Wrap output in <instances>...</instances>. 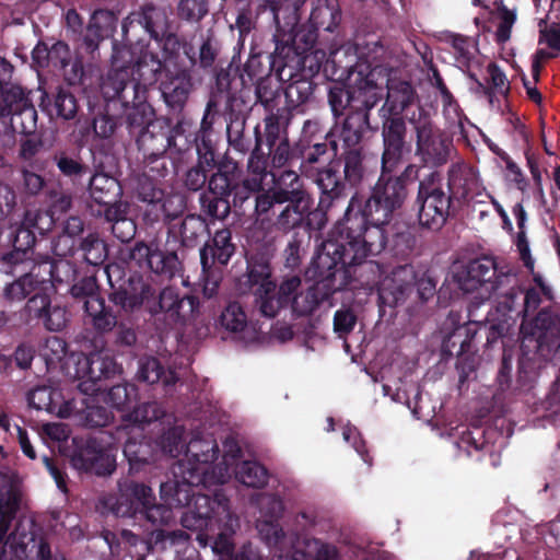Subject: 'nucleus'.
Returning <instances> with one entry per match:
<instances>
[{"instance_id":"25","label":"nucleus","mask_w":560,"mask_h":560,"mask_svg":"<svg viewBox=\"0 0 560 560\" xmlns=\"http://www.w3.org/2000/svg\"><path fill=\"white\" fill-rule=\"evenodd\" d=\"M381 118L382 155L381 163L400 164L406 151H409L407 142V124L405 117L386 116L378 114Z\"/></svg>"},{"instance_id":"26","label":"nucleus","mask_w":560,"mask_h":560,"mask_svg":"<svg viewBox=\"0 0 560 560\" xmlns=\"http://www.w3.org/2000/svg\"><path fill=\"white\" fill-rule=\"evenodd\" d=\"M183 494L187 511L194 509L195 497L192 492H160L161 502H156L154 492L143 495V509H141L140 517L145 518L152 525H167L174 518L173 506L183 505L180 495Z\"/></svg>"},{"instance_id":"60","label":"nucleus","mask_w":560,"mask_h":560,"mask_svg":"<svg viewBox=\"0 0 560 560\" xmlns=\"http://www.w3.org/2000/svg\"><path fill=\"white\" fill-rule=\"evenodd\" d=\"M276 250V244L272 240H262L250 244L246 252V264L248 267L272 273L271 260L275 257Z\"/></svg>"},{"instance_id":"43","label":"nucleus","mask_w":560,"mask_h":560,"mask_svg":"<svg viewBox=\"0 0 560 560\" xmlns=\"http://www.w3.org/2000/svg\"><path fill=\"white\" fill-rule=\"evenodd\" d=\"M83 310L86 323L98 335L110 332L117 326V314L106 304L103 296L84 301Z\"/></svg>"},{"instance_id":"46","label":"nucleus","mask_w":560,"mask_h":560,"mask_svg":"<svg viewBox=\"0 0 560 560\" xmlns=\"http://www.w3.org/2000/svg\"><path fill=\"white\" fill-rule=\"evenodd\" d=\"M128 20L138 22L153 39H159L168 31V16L163 8L152 3L144 4L140 11L132 12Z\"/></svg>"},{"instance_id":"18","label":"nucleus","mask_w":560,"mask_h":560,"mask_svg":"<svg viewBox=\"0 0 560 560\" xmlns=\"http://www.w3.org/2000/svg\"><path fill=\"white\" fill-rule=\"evenodd\" d=\"M129 260L140 270L151 271L167 279L174 278L182 268L177 254L160 250L155 242H136L129 252Z\"/></svg>"},{"instance_id":"56","label":"nucleus","mask_w":560,"mask_h":560,"mask_svg":"<svg viewBox=\"0 0 560 560\" xmlns=\"http://www.w3.org/2000/svg\"><path fill=\"white\" fill-rule=\"evenodd\" d=\"M262 190L259 178L245 177L244 174L238 179L232 192L231 207L238 209L245 214L254 205L257 192Z\"/></svg>"},{"instance_id":"54","label":"nucleus","mask_w":560,"mask_h":560,"mask_svg":"<svg viewBox=\"0 0 560 560\" xmlns=\"http://www.w3.org/2000/svg\"><path fill=\"white\" fill-rule=\"evenodd\" d=\"M119 67L132 69V75L145 83L147 88L158 81V74H163L162 61L156 54L150 51L142 52L135 63L130 59L127 62H119Z\"/></svg>"},{"instance_id":"41","label":"nucleus","mask_w":560,"mask_h":560,"mask_svg":"<svg viewBox=\"0 0 560 560\" xmlns=\"http://www.w3.org/2000/svg\"><path fill=\"white\" fill-rule=\"evenodd\" d=\"M335 550L316 538L296 537L291 550L280 553L278 560H334Z\"/></svg>"},{"instance_id":"55","label":"nucleus","mask_w":560,"mask_h":560,"mask_svg":"<svg viewBox=\"0 0 560 560\" xmlns=\"http://www.w3.org/2000/svg\"><path fill=\"white\" fill-rule=\"evenodd\" d=\"M84 230V222L78 215H70L60 224V232L52 241V250L57 256L71 254L74 245V237Z\"/></svg>"},{"instance_id":"45","label":"nucleus","mask_w":560,"mask_h":560,"mask_svg":"<svg viewBox=\"0 0 560 560\" xmlns=\"http://www.w3.org/2000/svg\"><path fill=\"white\" fill-rule=\"evenodd\" d=\"M137 380L150 385L162 383L164 387L173 386L178 382L176 371L165 369L161 361L152 355H144L138 361Z\"/></svg>"},{"instance_id":"17","label":"nucleus","mask_w":560,"mask_h":560,"mask_svg":"<svg viewBox=\"0 0 560 560\" xmlns=\"http://www.w3.org/2000/svg\"><path fill=\"white\" fill-rule=\"evenodd\" d=\"M159 89L168 113L180 116L195 89L191 70L185 67H165Z\"/></svg>"},{"instance_id":"63","label":"nucleus","mask_w":560,"mask_h":560,"mask_svg":"<svg viewBox=\"0 0 560 560\" xmlns=\"http://www.w3.org/2000/svg\"><path fill=\"white\" fill-rule=\"evenodd\" d=\"M138 399V388L133 384H117L109 388L107 393V402L119 411L127 413L133 407Z\"/></svg>"},{"instance_id":"51","label":"nucleus","mask_w":560,"mask_h":560,"mask_svg":"<svg viewBox=\"0 0 560 560\" xmlns=\"http://www.w3.org/2000/svg\"><path fill=\"white\" fill-rule=\"evenodd\" d=\"M338 0H318L313 8L308 23L318 32L334 33L341 22Z\"/></svg>"},{"instance_id":"15","label":"nucleus","mask_w":560,"mask_h":560,"mask_svg":"<svg viewBox=\"0 0 560 560\" xmlns=\"http://www.w3.org/2000/svg\"><path fill=\"white\" fill-rule=\"evenodd\" d=\"M31 91L11 88L0 102V119H10L14 132L31 136L37 129V110L31 98Z\"/></svg>"},{"instance_id":"48","label":"nucleus","mask_w":560,"mask_h":560,"mask_svg":"<svg viewBox=\"0 0 560 560\" xmlns=\"http://www.w3.org/2000/svg\"><path fill=\"white\" fill-rule=\"evenodd\" d=\"M318 84L312 79L289 71L284 96L290 108H298L314 100Z\"/></svg>"},{"instance_id":"61","label":"nucleus","mask_w":560,"mask_h":560,"mask_svg":"<svg viewBox=\"0 0 560 560\" xmlns=\"http://www.w3.org/2000/svg\"><path fill=\"white\" fill-rule=\"evenodd\" d=\"M250 502L259 508L261 520L279 521L284 510L278 492H253Z\"/></svg>"},{"instance_id":"36","label":"nucleus","mask_w":560,"mask_h":560,"mask_svg":"<svg viewBox=\"0 0 560 560\" xmlns=\"http://www.w3.org/2000/svg\"><path fill=\"white\" fill-rule=\"evenodd\" d=\"M168 233H178L183 247L195 248L210 237V228L202 214L189 213L178 224L167 223Z\"/></svg>"},{"instance_id":"6","label":"nucleus","mask_w":560,"mask_h":560,"mask_svg":"<svg viewBox=\"0 0 560 560\" xmlns=\"http://www.w3.org/2000/svg\"><path fill=\"white\" fill-rule=\"evenodd\" d=\"M412 210L419 226L430 232L441 231L456 215L459 209L446 191L440 171L434 170L418 180Z\"/></svg>"},{"instance_id":"42","label":"nucleus","mask_w":560,"mask_h":560,"mask_svg":"<svg viewBox=\"0 0 560 560\" xmlns=\"http://www.w3.org/2000/svg\"><path fill=\"white\" fill-rule=\"evenodd\" d=\"M152 492H108L102 500L103 505L117 517H140L143 509V495Z\"/></svg>"},{"instance_id":"11","label":"nucleus","mask_w":560,"mask_h":560,"mask_svg":"<svg viewBox=\"0 0 560 560\" xmlns=\"http://www.w3.org/2000/svg\"><path fill=\"white\" fill-rule=\"evenodd\" d=\"M124 54L129 51L117 49L114 45L112 69L101 85L104 98L108 102H119L124 108L149 103L145 83L132 75V69L119 67V56Z\"/></svg>"},{"instance_id":"30","label":"nucleus","mask_w":560,"mask_h":560,"mask_svg":"<svg viewBox=\"0 0 560 560\" xmlns=\"http://www.w3.org/2000/svg\"><path fill=\"white\" fill-rule=\"evenodd\" d=\"M39 107L50 119L70 120L79 110L77 97L63 86H58L51 92L43 91Z\"/></svg>"},{"instance_id":"7","label":"nucleus","mask_w":560,"mask_h":560,"mask_svg":"<svg viewBox=\"0 0 560 560\" xmlns=\"http://www.w3.org/2000/svg\"><path fill=\"white\" fill-rule=\"evenodd\" d=\"M523 336L521 351L527 355L526 349L533 347L535 355L544 362H551L560 351V306L542 307L530 319L521 323Z\"/></svg>"},{"instance_id":"8","label":"nucleus","mask_w":560,"mask_h":560,"mask_svg":"<svg viewBox=\"0 0 560 560\" xmlns=\"http://www.w3.org/2000/svg\"><path fill=\"white\" fill-rule=\"evenodd\" d=\"M0 503H11L13 510L9 516V524L3 542L0 545V560H23L28 558V553L42 541L36 540L35 523L31 518L19 516L23 503V492H0ZM49 545V542L47 541Z\"/></svg>"},{"instance_id":"40","label":"nucleus","mask_w":560,"mask_h":560,"mask_svg":"<svg viewBox=\"0 0 560 560\" xmlns=\"http://www.w3.org/2000/svg\"><path fill=\"white\" fill-rule=\"evenodd\" d=\"M284 48H281L283 50ZM289 58H283L281 65H284V71L288 69L296 74L306 78H314L319 73L324 62L326 61V51L324 49H315L304 54L294 52L293 48H285Z\"/></svg>"},{"instance_id":"24","label":"nucleus","mask_w":560,"mask_h":560,"mask_svg":"<svg viewBox=\"0 0 560 560\" xmlns=\"http://www.w3.org/2000/svg\"><path fill=\"white\" fill-rule=\"evenodd\" d=\"M480 183L477 170L465 161L452 163L446 173V191L460 209L479 194Z\"/></svg>"},{"instance_id":"3","label":"nucleus","mask_w":560,"mask_h":560,"mask_svg":"<svg viewBox=\"0 0 560 560\" xmlns=\"http://www.w3.org/2000/svg\"><path fill=\"white\" fill-rule=\"evenodd\" d=\"M108 300L125 313L144 311L163 319L165 330L183 325L199 308L197 296H182L172 287L160 289L151 279L138 273L129 276L118 287L110 282Z\"/></svg>"},{"instance_id":"10","label":"nucleus","mask_w":560,"mask_h":560,"mask_svg":"<svg viewBox=\"0 0 560 560\" xmlns=\"http://www.w3.org/2000/svg\"><path fill=\"white\" fill-rule=\"evenodd\" d=\"M229 450L224 455V462L213 467H202L199 465H191L190 463L178 462L172 467L173 485L170 481L161 482L159 490H183V487H199L210 488L212 486H222L231 477L228 457L236 459L241 457L242 450L235 443H226Z\"/></svg>"},{"instance_id":"14","label":"nucleus","mask_w":560,"mask_h":560,"mask_svg":"<svg viewBox=\"0 0 560 560\" xmlns=\"http://www.w3.org/2000/svg\"><path fill=\"white\" fill-rule=\"evenodd\" d=\"M121 372V365L109 352H92L83 355L77 363V376L81 380L78 387L82 393L93 395L106 388L105 381L120 375Z\"/></svg>"},{"instance_id":"64","label":"nucleus","mask_w":560,"mask_h":560,"mask_svg":"<svg viewBox=\"0 0 560 560\" xmlns=\"http://www.w3.org/2000/svg\"><path fill=\"white\" fill-rule=\"evenodd\" d=\"M255 85L256 102L271 114L278 106V100L280 98V82L270 75L259 80Z\"/></svg>"},{"instance_id":"34","label":"nucleus","mask_w":560,"mask_h":560,"mask_svg":"<svg viewBox=\"0 0 560 560\" xmlns=\"http://www.w3.org/2000/svg\"><path fill=\"white\" fill-rule=\"evenodd\" d=\"M273 289H276V281L272 279V273L248 266L237 282V290L241 294L254 296L253 303L259 314L261 313V302Z\"/></svg>"},{"instance_id":"28","label":"nucleus","mask_w":560,"mask_h":560,"mask_svg":"<svg viewBox=\"0 0 560 560\" xmlns=\"http://www.w3.org/2000/svg\"><path fill=\"white\" fill-rule=\"evenodd\" d=\"M233 232L230 228L217 230L200 247V264L203 271H208L215 264L226 266L236 252Z\"/></svg>"},{"instance_id":"38","label":"nucleus","mask_w":560,"mask_h":560,"mask_svg":"<svg viewBox=\"0 0 560 560\" xmlns=\"http://www.w3.org/2000/svg\"><path fill=\"white\" fill-rule=\"evenodd\" d=\"M209 176L208 190L213 195L230 198L235 185L243 175L240 164L231 158L224 156Z\"/></svg>"},{"instance_id":"2","label":"nucleus","mask_w":560,"mask_h":560,"mask_svg":"<svg viewBox=\"0 0 560 560\" xmlns=\"http://www.w3.org/2000/svg\"><path fill=\"white\" fill-rule=\"evenodd\" d=\"M353 253L334 236L324 244L305 271L314 283L293 296V314L311 315L324 303L332 306L331 298L336 292L377 282L383 272L382 266L377 261L354 257Z\"/></svg>"},{"instance_id":"39","label":"nucleus","mask_w":560,"mask_h":560,"mask_svg":"<svg viewBox=\"0 0 560 560\" xmlns=\"http://www.w3.org/2000/svg\"><path fill=\"white\" fill-rule=\"evenodd\" d=\"M221 52V43L212 30H207L199 36L198 51L191 44L185 47V56L191 67H199L202 70L212 69Z\"/></svg>"},{"instance_id":"58","label":"nucleus","mask_w":560,"mask_h":560,"mask_svg":"<svg viewBox=\"0 0 560 560\" xmlns=\"http://www.w3.org/2000/svg\"><path fill=\"white\" fill-rule=\"evenodd\" d=\"M126 109L124 124L128 133L132 138H137L140 132H143L149 125L155 122L153 120L154 109L150 103L130 106Z\"/></svg>"},{"instance_id":"12","label":"nucleus","mask_w":560,"mask_h":560,"mask_svg":"<svg viewBox=\"0 0 560 560\" xmlns=\"http://www.w3.org/2000/svg\"><path fill=\"white\" fill-rule=\"evenodd\" d=\"M513 280L514 275L500 267L497 259L489 255L470 259L457 273V281L462 290L474 292L483 289L489 296L509 287Z\"/></svg>"},{"instance_id":"44","label":"nucleus","mask_w":560,"mask_h":560,"mask_svg":"<svg viewBox=\"0 0 560 560\" xmlns=\"http://www.w3.org/2000/svg\"><path fill=\"white\" fill-rule=\"evenodd\" d=\"M417 93L411 83L400 81L388 86L387 96L378 114L404 117V113L415 103Z\"/></svg>"},{"instance_id":"50","label":"nucleus","mask_w":560,"mask_h":560,"mask_svg":"<svg viewBox=\"0 0 560 560\" xmlns=\"http://www.w3.org/2000/svg\"><path fill=\"white\" fill-rule=\"evenodd\" d=\"M254 147H252L248 152L249 158L247 161V170L252 175L249 178H259L260 184L262 185L268 175L272 177V174L280 175L281 172H276L271 168L268 153L265 152L262 148V138L259 125H256L254 128Z\"/></svg>"},{"instance_id":"21","label":"nucleus","mask_w":560,"mask_h":560,"mask_svg":"<svg viewBox=\"0 0 560 560\" xmlns=\"http://www.w3.org/2000/svg\"><path fill=\"white\" fill-rule=\"evenodd\" d=\"M338 126L326 131L323 136L316 140V135L319 132V124L316 120L307 119L303 125V135L308 138L307 148L301 149L299 147V159H301L300 170L305 175H308V170L319 163L329 152L332 156L338 153V141H337Z\"/></svg>"},{"instance_id":"1","label":"nucleus","mask_w":560,"mask_h":560,"mask_svg":"<svg viewBox=\"0 0 560 560\" xmlns=\"http://www.w3.org/2000/svg\"><path fill=\"white\" fill-rule=\"evenodd\" d=\"M399 164L381 163V172L369 195L354 191L331 236L352 250L354 257L375 261L386 247V226L410 196L409 187L419 178V166L409 163L397 173Z\"/></svg>"},{"instance_id":"59","label":"nucleus","mask_w":560,"mask_h":560,"mask_svg":"<svg viewBox=\"0 0 560 560\" xmlns=\"http://www.w3.org/2000/svg\"><path fill=\"white\" fill-rule=\"evenodd\" d=\"M235 479L254 490H261L267 481V469L255 460H244L234 469Z\"/></svg>"},{"instance_id":"22","label":"nucleus","mask_w":560,"mask_h":560,"mask_svg":"<svg viewBox=\"0 0 560 560\" xmlns=\"http://www.w3.org/2000/svg\"><path fill=\"white\" fill-rule=\"evenodd\" d=\"M136 192L138 200L152 207V210H147L144 213L148 221L155 222L163 217L164 222L170 223L183 212L184 202L182 198H178V209L170 210L171 199H165V191L158 179L142 175L138 180Z\"/></svg>"},{"instance_id":"35","label":"nucleus","mask_w":560,"mask_h":560,"mask_svg":"<svg viewBox=\"0 0 560 560\" xmlns=\"http://www.w3.org/2000/svg\"><path fill=\"white\" fill-rule=\"evenodd\" d=\"M370 109L371 106L357 108L350 110L343 118L339 130V138L342 141L343 150L363 148L361 142L363 141L365 132L371 129Z\"/></svg>"},{"instance_id":"37","label":"nucleus","mask_w":560,"mask_h":560,"mask_svg":"<svg viewBox=\"0 0 560 560\" xmlns=\"http://www.w3.org/2000/svg\"><path fill=\"white\" fill-rule=\"evenodd\" d=\"M302 284L301 277L292 275L285 277L277 290L273 289L266 300L261 302L260 315L266 318H275L280 310L288 307L293 303V296L298 294Z\"/></svg>"},{"instance_id":"53","label":"nucleus","mask_w":560,"mask_h":560,"mask_svg":"<svg viewBox=\"0 0 560 560\" xmlns=\"http://www.w3.org/2000/svg\"><path fill=\"white\" fill-rule=\"evenodd\" d=\"M221 326L234 335L238 340L250 338V328L248 326L247 315L243 306L234 301L230 302L220 315Z\"/></svg>"},{"instance_id":"47","label":"nucleus","mask_w":560,"mask_h":560,"mask_svg":"<svg viewBox=\"0 0 560 560\" xmlns=\"http://www.w3.org/2000/svg\"><path fill=\"white\" fill-rule=\"evenodd\" d=\"M8 240L13 250L4 254L2 260L9 265H16L26 259L27 254L33 249L36 243L35 230L26 225L22 219L21 223L10 231Z\"/></svg>"},{"instance_id":"49","label":"nucleus","mask_w":560,"mask_h":560,"mask_svg":"<svg viewBox=\"0 0 560 560\" xmlns=\"http://www.w3.org/2000/svg\"><path fill=\"white\" fill-rule=\"evenodd\" d=\"M456 444L467 457L477 462L493 453V444L486 439V431L481 427L463 431Z\"/></svg>"},{"instance_id":"29","label":"nucleus","mask_w":560,"mask_h":560,"mask_svg":"<svg viewBox=\"0 0 560 560\" xmlns=\"http://www.w3.org/2000/svg\"><path fill=\"white\" fill-rule=\"evenodd\" d=\"M412 268L398 267L386 277L378 287V301L381 306L395 307L404 303L412 290Z\"/></svg>"},{"instance_id":"31","label":"nucleus","mask_w":560,"mask_h":560,"mask_svg":"<svg viewBox=\"0 0 560 560\" xmlns=\"http://www.w3.org/2000/svg\"><path fill=\"white\" fill-rule=\"evenodd\" d=\"M89 195L97 209H106L124 203L120 182L104 172L94 173L89 179Z\"/></svg>"},{"instance_id":"27","label":"nucleus","mask_w":560,"mask_h":560,"mask_svg":"<svg viewBox=\"0 0 560 560\" xmlns=\"http://www.w3.org/2000/svg\"><path fill=\"white\" fill-rule=\"evenodd\" d=\"M214 79V85L209 100H215V103L219 105L224 100V106H229L233 100L247 102L244 95L247 81L240 66L235 63V57L225 68H220L215 71Z\"/></svg>"},{"instance_id":"13","label":"nucleus","mask_w":560,"mask_h":560,"mask_svg":"<svg viewBox=\"0 0 560 560\" xmlns=\"http://www.w3.org/2000/svg\"><path fill=\"white\" fill-rule=\"evenodd\" d=\"M158 445L142 432L130 434L124 444V455L128 462L127 475L117 481V490H152L145 481Z\"/></svg>"},{"instance_id":"33","label":"nucleus","mask_w":560,"mask_h":560,"mask_svg":"<svg viewBox=\"0 0 560 560\" xmlns=\"http://www.w3.org/2000/svg\"><path fill=\"white\" fill-rule=\"evenodd\" d=\"M92 213L95 217L104 218L105 222L110 224L113 235L121 243H128L136 236L137 225L130 217L128 202L118 203V206L103 210L92 208Z\"/></svg>"},{"instance_id":"9","label":"nucleus","mask_w":560,"mask_h":560,"mask_svg":"<svg viewBox=\"0 0 560 560\" xmlns=\"http://www.w3.org/2000/svg\"><path fill=\"white\" fill-rule=\"evenodd\" d=\"M416 133L415 155L427 167L439 168L451 160L454 150L452 138L434 125L429 115L418 107V116L408 117Z\"/></svg>"},{"instance_id":"4","label":"nucleus","mask_w":560,"mask_h":560,"mask_svg":"<svg viewBox=\"0 0 560 560\" xmlns=\"http://www.w3.org/2000/svg\"><path fill=\"white\" fill-rule=\"evenodd\" d=\"M192 492L194 509L182 516V524L197 532V541L201 547L211 544L214 553L230 557L234 551L233 535L240 527V521L230 508L226 492Z\"/></svg>"},{"instance_id":"16","label":"nucleus","mask_w":560,"mask_h":560,"mask_svg":"<svg viewBox=\"0 0 560 560\" xmlns=\"http://www.w3.org/2000/svg\"><path fill=\"white\" fill-rule=\"evenodd\" d=\"M305 1L306 0H296L292 2L293 12L289 16L290 21L285 23L290 26L289 33L281 30L280 23L277 24V33L273 36L276 43V57H280L281 60H283V58L291 57L287 49L281 50V48H293V51L299 54L318 49L316 47L318 38V31L316 28H314L310 23L295 28L299 21L298 11L300 5Z\"/></svg>"},{"instance_id":"20","label":"nucleus","mask_w":560,"mask_h":560,"mask_svg":"<svg viewBox=\"0 0 560 560\" xmlns=\"http://www.w3.org/2000/svg\"><path fill=\"white\" fill-rule=\"evenodd\" d=\"M287 178L293 179V184L289 187L285 206L279 211L273 221L275 229L282 233H289L302 226L312 205V196L305 189L299 174H288Z\"/></svg>"},{"instance_id":"62","label":"nucleus","mask_w":560,"mask_h":560,"mask_svg":"<svg viewBox=\"0 0 560 560\" xmlns=\"http://www.w3.org/2000/svg\"><path fill=\"white\" fill-rule=\"evenodd\" d=\"M199 206L203 214L212 220H224L231 212V201L228 197L213 195L209 190L199 196Z\"/></svg>"},{"instance_id":"32","label":"nucleus","mask_w":560,"mask_h":560,"mask_svg":"<svg viewBox=\"0 0 560 560\" xmlns=\"http://www.w3.org/2000/svg\"><path fill=\"white\" fill-rule=\"evenodd\" d=\"M288 174H298L294 171H282L280 175L272 174L273 186L267 190H260L257 192L254 205L250 210L257 215L267 214L269 211L281 207L288 199V191L293 179L287 178Z\"/></svg>"},{"instance_id":"19","label":"nucleus","mask_w":560,"mask_h":560,"mask_svg":"<svg viewBox=\"0 0 560 560\" xmlns=\"http://www.w3.org/2000/svg\"><path fill=\"white\" fill-rule=\"evenodd\" d=\"M178 137L184 138L179 122L171 127L155 120V122L149 125L143 132H140L135 140L142 156H153L166 153L167 150H172L176 153L184 152L186 150V139H184L183 143H178Z\"/></svg>"},{"instance_id":"57","label":"nucleus","mask_w":560,"mask_h":560,"mask_svg":"<svg viewBox=\"0 0 560 560\" xmlns=\"http://www.w3.org/2000/svg\"><path fill=\"white\" fill-rule=\"evenodd\" d=\"M84 261L93 267H101L108 258V245L96 232L84 236L79 245Z\"/></svg>"},{"instance_id":"23","label":"nucleus","mask_w":560,"mask_h":560,"mask_svg":"<svg viewBox=\"0 0 560 560\" xmlns=\"http://www.w3.org/2000/svg\"><path fill=\"white\" fill-rule=\"evenodd\" d=\"M73 467L79 470L105 477L116 470V459L96 438H89L77 446L71 456Z\"/></svg>"},{"instance_id":"52","label":"nucleus","mask_w":560,"mask_h":560,"mask_svg":"<svg viewBox=\"0 0 560 560\" xmlns=\"http://www.w3.org/2000/svg\"><path fill=\"white\" fill-rule=\"evenodd\" d=\"M267 59L268 65H265L260 54H254L248 57L242 71L246 78L247 84L249 82L256 83L264 78L272 75L271 72L273 70L279 72V75H282L284 72V65H281L282 60L280 57H276V49L267 56Z\"/></svg>"},{"instance_id":"5","label":"nucleus","mask_w":560,"mask_h":560,"mask_svg":"<svg viewBox=\"0 0 560 560\" xmlns=\"http://www.w3.org/2000/svg\"><path fill=\"white\" fill-rule=\"evenodd\" d=\"M369 175L364 149L351 148L318 168L314 183L323 187V203H331L332 200L346 199L352 189L359 191Z\"/></svg>"}]
</instances>
